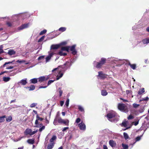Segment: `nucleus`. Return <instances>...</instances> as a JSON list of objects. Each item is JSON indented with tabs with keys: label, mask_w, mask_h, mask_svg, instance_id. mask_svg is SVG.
<instances>
[{
	"label": "nucleus",
	"mask_w": 149,
	"mask_h": 149,
	"mask_svg": "<svg viewBox=\"0 0 149 149\" xmlns=\"http://www.w3.org/2000/svg\"><path fill=\"white\" fill-rule=\"evenodd\" d=\"M130 66L131 68L132 69L134 70L136 68V65L135 64L130 65Z\"/></svg>",
	"instance_id": "nucleus-38"
},
{
	"label": "nucleus",
	"mask_w": 149,
	"mask_h": 149,
	"mask_svg": "<svg viewBox=\"0 0 149 149\" xmlns=\"http://www.w3.org/2000/svg\"><path fill=\"white\" fill-rule=\"evenodd\" d=\"M16 62H17L18 63H22L25 62V61H24V60L19 61V60H17L16 61Z\"/></svg>",
	"instance_id": "nucleus-49"
},
{
	"label": "nucleus",
	"mask_w": 149,
	"mask_h": 149,
	"mask_svg": "<svg viewBox=\"0 0 149 149\" xmlns=\"http://www.w3.org/2000/svg\"><path fill=\"white\" fill-rule=\"evenodd\" d=\"M55 143H51L48 145L47 147V149H52L54 146Z\"/></svg>",
	"instance_id": "nucleus-18"
},
{
	"label": "nucleus",
	"mask_w": 149,
	"mask_h": 149,
	"mask_svg": "<svg viewBox=\"0 0 149 149\" xmlns=\"http://www.w3.org/2000/svg\"><path fill=\"white\" fill-rule=\"evenodd\" d=\"M101 95L103 96H105L107 95L108 93L106 90H102L101 92Z\"/></svg>",
	"instance_id": "nucleus-26"
},
{
	"label": "nucleus",
	"mask_w": 149,
	"mask_h": 149,
	"mask_svg": "<svg viewBox=\"0 0 149 149\" xmlns=\"http://www.w3.org/2000/svg\"><path fill=\"white\" fill-rule=\"evenodd\" d=\"M36 119L35 120V124L36 125V127H39L38 125V120L40 121H42L43 119V118L40 117L37 114L36 116Z\"/></svg>",
	"instance_id": "nucleus-7"
},
{
	"label": "nucleus",
	"mask_w": 149,
	"mask_h": 149,
	"mask_svg": "<svg viewBox=\"0 0 149 149\" xmlns=\"http://www.w3.org/2000/svg\"><path fill=\"white\" fill-rule=\"evenodd\" d=\"M125 107V105L123 104H119L118 105V108L120 111H124Z\"/></svg>",
	"instance_id": "nucleus-10"
},
{
	"label": "nucleus",
	"mask_w": 149,
	"mask_h": 149,
	"mask_svg": "<svg viewBox=\"0 0 149 149\" xmlns=\"http://www.w3.org/2000/svg\"><path fill=\"white\" fill-rule=\"evenodd\" d=\"M13 62V61H11V62L9 61V62H6L5 64L7 65V64H9L10 63H11Z\"/></svg>",
	"instance_id": "nucleus-60"
},
{
	"label": "nucleus",
	"mask_w": 149,
	"mask_h": 149,
	"mask_svg": "<svg viewBox=\"0 0 149 149\" xmlns=\"http://www.w3.org/2000/svg\"><path fill=\"white\" fill-rule=\"evenodd\" d=\"M103 149H108V148H107V146L106 145H103Z\"/></svg>",
	"instance_id": "nucleus-61"
},
{
	"label": "nucleus",
	"mask_w": 149,
	"mask_h": 149,
	"mask_svg": "<svg viewBox=\"0 0 149 149\" xmlns=\"http://www.w3.org/2000/svg\"><path fill=\"white\" fill-rule=\"evenodd\" d=\"M69 102V100L68 99L66 101L65 104L67 107L68 106Z\"/></svg>",
	"instance_id": "nucleus-43"
},
{
	"label": "nucleus",
	"mask_w": 149,
	"mask_h": 149,
	"mask_svg": "<svg viewBox=\"0 0 149 149\" xmlns=\"http://www.w3.org/2000/svg\"><path fill=\"white\" fill-rule=\"evenodd\" d=\"M37 105V103H33L30 105V107L31 108L34 107Z\"/></svg>",
	"instance_id": "nucleus-36"
},
{
	"label": "nucleus",
	"mask_w": 149,
	"mask_h": 149,
	"mask_svg": "<svg viewBox=\"0 0 149 149\" xmlns=\"http://www.w3.org/2000/svg\"><path fill=\"white\" fill-rule=\"evenodd\" d=\"M122 147L124 149H128V146L127 145L124 144V143H122Z\"/></svg>",
	"instance_id": "nucleus-30"
},
{
	"label": "nucleus",
	"mask_w": 149,
	"mask_h": 149,
	"mask_svg": "<svg viewBox=\"0 0 149 149\" xmlns=\"http://www.w3.org/2000/svg\"><path fill=\"white\" fill-rule=\"evenodd\" d=\"M121 126L125 127H126L127 126V122L126 121L123 122L122 123Z\"/></svg>",
	"instance_id": "nucleus-32"
},
{
	"label": "nucleus",
	"mask_w": 149,
	"mask_h": 149,
	"mask_svg": "<svg viewBox=\"0 0 149 149\" xmlns=\"http://www.w3.org/2000/svg\"><path fill=\"white\" fill-rule=\"evenodd\" d=\"M66 43L65 42H63L61 43L60 44H59L60 45V47L61 46V45H64L66 44Z\"/></svg>",
	"instance_id": "nucleus-52"
},
{
	"label": "nucleus",
	"mask_w": 149,
	"mask_h": 149,
	"mask_svg": "<svg viewBox=\"0 0 149 149\" xmlns=\"http://www.w3.org/2000/svg\"><path fill=\"white\" fill-rule=\"evenodd\" d=\"M45 126H43L39 129V132H41L42 131L45 129Z\"/></svg>",
	"instance_id": "nucleus-42"
},
{
	"label": "nucleus",
	"mask_w": 149,
	"mask_h": 149,
	"mask_svg": "<svg viewBox=\"0 0 149 149\" xmlns=\"http://www.w3.org/2000/svg\"><path fill=\"white\" fill-rule=\"evenodd\" d=\"M56 136L55 135H53L52 137L50 139L49 141L51 143H54V141L56 140Z\"/></svg>",
	"instance_id": "nucleus-19"
},
{
	"label": "nucleus",
	"mask_w": 149,
	"mask_h": 149,
	"mask_svg": "<svg viewBox=\"0 0 149 149\" xmlns=\"http://www.w3.org/2000/svg\"><path fill=\"white\" fill-rule=\"evenodd\" d=\"M14 67L13 66H10L9 67H7L6 68V69H13L14 68Z\"/></svg>",
	"instance_id": "nucleus-55"
},
{
	"label": "nucleus",
	"mask_w": 149,
	"mask_h": 149,
	"mask_svg": "<svg viewBox=\"0 0 149 149\" xmlns=\"http://www.w3.org/2000/svg\"><path fill=\"white\" fill-rule=\"evenodd\" d=\"M123 136L125 139L127 140L129 138V136L127 133L124 132L123 133Z\"/></svg>",
	"instance_id": "nucleus-31"
},
{
	"label": "nucleus",
	"mask_w": 149,
	"mask_h": 149,
	"mask_svg": "<svg viewBox=\"0 0 149 149\" xmlns=\"http://www.w3.org/2000/svg\"><path fill=\"white\" fill-rule=\"evenodd\" d=\"M109 143V145L112 148L116 147L117 145L116 143L112 140H110Z\"/></svg>",
	"instance_id": "nucleus-12"
},
{
	"label": "nucleus",
	"mask_w": 149,
	"mask_h": 149,
	"mask_svg": "<svg viewBox=\"0 0 149 149\" xmlns=\"http://www.w3.org/2000/svg\"><path fill=\"white\" fill-rule=\"evenodd\" d=\"M26 89H29V91H32L35 89V87L34 85H32L29 87H26Z\"/></svg>",
	"instance_id": "nucleus-20"
},
{
	"label": "nucleus",
	"mask_w": 149,
	"mask_h": 149,
	"mask_svg": "<svg viewBox=\"0 0 149 149\" xmlns=\"http://www.w3.org/2000/svg\"><path fill=\"white\" fill-rule=\"evenodd\" d=\"M106 59L105 58H102L100 62H97L96 67L97 68H101L102 66L106 63Z\"/></svg>",
	"instance_id": "nucleus-4"
},
{
	"label": "nucleus",
	"mask_w": 149,
	"mask_h": 149,
	"mask_svg": "<svg viewBox=\"0 0 149 149\" xmlns=\"http://www.w3.org/2000/svg\"><path fill=\"white\" fill-rule=\"evenodd\" d=\"M78 126L79 129L81 130H85L86 129V126L85 124L82 122L79 124Z\"/></svg>",
	"instance_id": "nucleus-9"
},
{
	"label": "nucleus",
	"mask_w": 149,
	"mask_h": 149,
	"mask_svg": "<svg viewBox=\"0 0 149 149\" xmlns=\"http://www.w3.org/2000/svg\"><path fill=\"white\" fill-rule=\"evenodd\" d=\"M29 24H22L20 27L18 28V29L19 30H22L28 27L29 26Z\"/></svg>",
	"instance_id": "nucleus-11"
},
{
	"label": "nucleus",
	"mask_w": 149,
	"mask_h": 149,
	"mask_svg": "<svg viewBox=\"0 0 149 149\" xmlns=\"http://www.w3.org/2000/svg\"><path fill=\"white\" fill-rule=\"evenodd\" d=\"M134 118L133 116L132 115H130L129 116L127 117V119L128 120H130L132 119H133Z\"/></svg>",
	"instance_id": "nucleus-47"
},
{
	"label": "nucleus",
	"mask_w": 149,
	"mask_h": 149,
	"mask_svg": "<svg viewBox=\"0 0 149 149\" xmlns=\"http://www.w3.org/2000/svg\"><path fill=\"white\" fill-rule=\"evenodd\" d=\"M45 56H39V58H38V60L39 61H40V60L43 59L44 58Z\"/></svg>",
	"instance_id": "nucleus-53"
},
{
	"label": "nucleus",
	"mask_w": 149,
	"mask_h": 149,
	"mask_svg": "<svg viewBox=\"0 0 149 149\" xmlns=\"http://www.w3.org/2000/svg\"><path fill=\"white\" fill-rule=\"evenodd\" d=\"M70 63L69 62H67L64 65L62 66H59L58 68L53 69L52 70V72H54L55 71L57 70L60 68H61V69L60 71H65L67 68L70 67Z\"/></svg>",
	"instance_id": "nucleus-2"
},
{
	"label": "nucleus",
	"mask_w": 149,
	"mask_h": 149,
	"mask_svg": "<svg viewBox=\"0 0 149 149\" xmlns=\"http://www.w3.org/2000/svg\"><path fill=\"white\" fill-rule=\"evenodd\" d=\"M45 37V36H42L40 39H39L38 40V42H40L42 41L44 39Z\"/></svg>",
	"instance_id": "nucleus-39"
},
{
	"label": "nucleus",
	"mask_w": 149,
	"mask_h": 149,
	"mask_svg": "<svg viewBox=\"0 0 149 149\" xmlns=\"http://www.w3.org/2000/svg\"><path fill=\"white\" fill-rule=\"evenodd\" d=\"M78 109L79 111L81 112H84V108L81 106H79L78 107Z\"/></svg>",
	"instance_id": "nucleus-28"
},
{
	"label": "nucleus",
	"mask_w": 149,
	"mask_h": 149,
	"mask_svg": "<svg viewBox=\"0 0 149 149\" xmlns=\"http://www.w3.org/2000/svg\"><path fill=\"white\" fill-rule=\"evenodd\" d=\"M139 123V121H136V122H135V123H134V125L136 126V125H137Z\"/></svg>",
	"instance_id": "nucleus-63"
},
{
	"label": "nucleus",
	"mask_w": 149,
	"mask_h": 149,
	"mask_svg": "<svg viewBox=\"0 0 149 149\" xmlns=\"http://www.w3.org/2000/svg\"><path fill=\"white\" fill-rule=\"evenodd\" d=\"M47 87V86H40L39 87V88H45Z\"/></svg>",
	"instance_id": "nucleus-59"
},
{
	"label": "nucleus",
	"mask_w": 149,
	"mask_h": 149,
	"mask_svg": "<svg viewBox=\"0 0 149 149\" xmlns=\"http://www.w3.org/2000/svg\"><path fill=\"white\" fill-rule=\"evenodd\" d=\"M7 116H6V115H4L2 116H0V119L2 120V122H3L5 121V118H6V117H7Z\"/></svg>",
	"instance_id": "nucleus-33"
},
{
	"label": "nucleus",
	"mask_w": 149,
	"mask_h": 149,
	"mask_svg": "<svg viewBox=\"0 0 149 149\" xmlns=\"http://www.w3.org/2000/svg\"><path fill=\"white\" fill-rule=\"evenodd\" d=\"M27 83L26 80L25 79H22L19 82V83L23 85H25L27 84Z\"/></svg>",
	"instance_id": "nucleus-25"
},
{
	"label": "nucleus",
	"mask_w": 149,
	"mask_h": 149,
	"mask_svg": "<svg viewBox=\"0 0 149 149\" xmlns=\"http://www.w3.org/2000/svg\"><path fill=\"white\" fill-rule=\"evenodd\" d=\"M64 101H60V105L61 106H62L63 105L64 103Z\"/></svg>",
	"instance_id": "nucleus-54"
},
{
	"label": "nucleus",
	"mask_w": 149,
	"mask_h": 149,
	"mask_svg": "<svg viewBox=\"0 0 149 149\" xmlns=\"http://www.w3.org/2000/svg\"><path fill=\"white\" fill-rule=\"evenodd\" d=\"M47 32V30L46 29H44L43 31H41L40 33V35H42L45 33Z\"/></svg>",
	"instance_id": "nucleus-35"
},
{
	"label": "nucleus",
	"mask_w": 149,
	"mask_h": 149,
	"mask_svg": "<svg viewBox=\"0 0 149 149\" xmlns=\"http://www.w3.org/2000/svg\"><path fill=\"white\" fill-rule=\"evenodd\" d=\"M49 78V76H43L39 77L38 79V81L40 83H41L44 81H46Z\"/></svg>",
	"instance_id": "nucleus-6"
},
{
	"label": "nucleus",
	"mask_w": 149,
	"mask_h": 149,
	"mask_svg": "<svg viewBox=\"0 0 149 149\" xmlns=\"http://www.w3.org/2000/svg\"><path fill=\"white\" fill-rule=\"evenodd\" d=\"M10 78L9 77H4L3 78V81L5 82H7L9 81L10 80Z\"/></svg>",
	"instance_id": "nucleus-27"
},
{
	"label": "nucleus",
	"mask_w": 149,
	"mask_h": 149,
	"mask_svg": "<svg viewBox=\"0 0 149 149\" xmlns=\"http://www.w3.org/2000/svg\"><path fill=\"white\" fill-rule=\"evenodd\" d=\"M54 81V80H49L48 81L47 83V86H49L52 83H53Z\"/></svg>",
	"instance_id": "nucleus-40"
},
{
	"label": "nucleus",
	"mask_w": 149,
	"mask_h": 149,
	"mask_svg": "<svg viewBox=\"0 0 149 149\" xmlns=\"http://www.w3.org/2000/svg\"><path fill=\"white\" fill-rule=\"evenodd\" d=\"M142 42L143 44H148L149 43V38L143 39L142 40Z\"/></svg>",
	"instance_id": "nucleus-17"
},
{
	"label": "nucleus",
	"mask_w": 149,
	"mask_h": 149,
	"mask_svg": "<svg viewBox=\"0 0 149 149\" xmlns=\"http://www.w3.org/2000/svg\"><path fill=\"white\" fill-rule=\"evenodd\" d=\"M15 52L13 50L10 49L8 52V54L9 55H11L15 54Z\"/></svg>",
	"instance_id": "nucleus-24"
},
{
	"label": "nucleus",
	"mask_w": 149,
	"mask_h": 149,
	"mask_svg": "<svg viewBox=\"0 0 149 149\" xmlns=\"http://www.w3.org/2000/svg\"><path fill=\"white\" fill-rule=\"evenodd\" d=\"M38 131V130H37L36 131H33V132H32V131L31 130V136L33 135V134H35V133H37Z\"/></svg>",
	"instance_id": "nucleus-48"
},
{
	"label": "nucleus",
	"mask_w": 149,
	"mask_h": 149,
	"mask_svg": "<svg viewBox=\"0 0 149 149\" xmlns=\"http://www.w3.org/2000/svg\"><path fill=\"white\" fill-rule=\"evenodd\" d=\"M12 120V117L11 116H9L6 117V120L7 122H9Z\"/></svg>",
	"instance_id": "nucleus-23"
},
{
	"label": "nucleus",
	"mask_w": 149,
	"mask_h": 149,
	"mask_svg": "<svg viewBox=\"0 0 149 149\" xmlns=\"http://www.w3.org/2000/svg\"><path fill=\"white\" fill-rule=\"evenodd\" d=\"M31 130L30 129H27L25 131L24 133L25 135H29L31 136Z\"/></svg>",
	"instance_id": "nucleus-14"
},
{
	"label": "nucleus",
	"mask_w": 149,
	"mask_h": 149,
	"mask_svg": "<svg viewBox=\"0 0 149 149\" xmlns=\"http://www.w3.org/2000/svg\"><path fill=\"white\" fill-rule=\"evenodd\" d=\"M120 100H122L124 102H128V100H125V99H124L122 98H120Z\"/></svg>",
	"instance_id": "nucleus-56"
},
{
	"label": "nucleus",
	"mask_w": 149,
	"mask_h": 149,
	"mask_svg": "<svg viewBox=\"0 0 149 149\" xmlns=\"http://www.w3.org/2000/svg\"><path fill=\"white\" fill-rule=\"evenodd\" d=\"M99 74L98 76L101 78V79H104L106 77V75L105 74H103L102 72H98Z\"/></svg>",
	"instance_id": "nucleus-15"
},
{
	"label": "nucleus",
	"mask_w": 149,
	"mask_h": 149,
	"mask_svg": "<svg viewBox=\"0 0 149 149\" xmlns=\"http://www.w3.org/2000/svg\"><path fill=\"white\" fill-rule=\"evenodd\" d=\"M63 74L62 73H61L60 74L59 76H58V75L56 77V80H58L59 79L61 78L63 76Z\"/></svg>",
	"instance_id": "nucleus-37"
},
{
	"label": "nucleus",
	"mask_w": 149,
	"mask_h": 149,
	"mask_svg": "<svg viewBox=\"0 0 149 149\" xmlns=\"http://www.w3.org/2000/svg\"><path fill=\"white\" fill-rule=\"evenodd\" d=\"M115 115L113 113H109L107 115V117L109 119H111L115 116Z\"/></svg>",
	"instance_id": "nucleus-13"
},
{
	"label": "nucleus",
	"mask_w": 149,
	"mask_h": 149,
	"mask_svg": "<svg viewBox=\"0 0 149 149\" xmlns=\"http://www.w3.org/2000/svg\"><path fill=\"white\" fill-rule=\"evenodd\" d=\"M69 128L68 127H64L63 129L62 130V131L63 132H64L66 130L68 129Z\"/></svg>",
	"instance_id": "nucleus-57"
},
{
	"label": "nucleus",
	"mask_w": 149,
	"mask_h": 149,
	"mask_svg": "<svg viewBox=\"0 0 149 149\" xmlns=\"http://www.w3.org/2000/svg\"><path fill=\"white\" fill-rule=\"evenodd\" d=\"M145 92V91L144 90V88H142L139 90L138 92V94L139 95H140L144 93Z\"/></svg>",
	"instance_id": "nucleus-21"
},
{
	"label": "nucleus",
	"mask_w": 149,
	"mask_h": 149,
	"mask_svg": "<svg viewBox=\"0 0 149 149\" xmlns=\"http://www.w3.org/2000/svg\"><path fill=\"white\" fill-rule=\"evenodd\" d=\"M27 142L29 144H33L34 143V142H35L34 139H29L27 141Z\"/></svg>",
	"instance_id": "nucleus-22"
},
{
	"label": "nucleus",
	"mask_w": 149,
	"mask_h": 149,
	"mask_svg": "<svg viewBox=\"0 0 149 149\" xmlns=\"http://www.w3.org/2000/svg\"><path fill=\"white\" fill-rule=\"evenodd\" d=\"M3 45H2L0 46V54L1 53L3 52L4 51L3 49Z\"/></svg>",
	"instance_id": "nucleus-34"
},
{
	"label": "nucleus",
	"mask_w": 149,
	"mask_h": 149,
	"mask_svg": "<svg viewBox=\"0 0 149 149\" xmlns=\"http://www.w3.org/2000/svg\"><path fill=\"white\" fill-rule=\"evenodd\" d=\"M141 139V136H138L135 139L136 141H139Z\"/></svg>",
	"instance_id": "nucleus-45"
},
{
	"label": "nucleus",
	"mask_w": 149,
	"mask_h": 149,
	"mask_svg": "<svg viewBox=\"0 0 149 149\" xmlns=\"http://www.w3.org/2000/svg\"><path fill=\"white\" fill-rule=\"evenodd\" d=\"M149 99V98L148 97H147L145 98H144L143 99V100L144 101H148Z\"/></svg>",
	"instance_id": "nucleus-58"
},
{
	"label": "nucleus",
	"mask_w": 149,
	"mask_h": 149,
	"mask_svg": "<svg viewBox=\"0 0 149 149\" xmlns=\"http://www.w3.org/2000/svg\"><path fill=\"white\" fill-rule=\"evenodd\" d=\"M16 99H15L14 100H12L11 101L10 103H11L13 102H16Z\"/></svg>",
	"instance_id": "nucleus-62"
},
{
	"label": "nucleus",
	"mask_w": 149,
	"mask_h": 149,
	"mask_svg": "<svg viewBox=\"0 0 149 149\" xmlns=\"http://www.w3.org/2000/svg\"><path fill=\"white\" fill-rule=\"evenodd\" d=\"M51 57L52 56H47V57H46V62H48L49 61V60L50 59Z\"/></svg>",
	"instance_id": "nucleus-44"
},
{
	"label": "nucleus",
	"mask_w": 149,
	"mask_h": 149,
	"mask_svg": "<svg viewBox=\"0 0 149 149\" xmlns=\"http://www.w3.org/2000/svg\"><path fill=\"white\" fill-rule=\"evenodd\" d=\"M146 30L148 32H149V27H147L146 28Z\"/></svg>",
	"instance_id": "nucleus-64"
},
{
	"label": "nucleus",
	"mask_w": 149,
	"mask_h": 149,
	"mask_svg": "<svg viewBox=\"0 0 149 149\" xmlns=\"http://www.w3.org/2000/svg\"><path fill=\"white\" fill-rule=\"evenodd\" d=\"M81 119L80 118H77L75 121V122L77 123H79L81 121Z\"/></svg>",
	"instance_id": "nucleus-46"
},
{
	"label": "nucleus",
	"mask_w": 149,
	"mask_h": 149,
	"mask_svg": "<svg viewBox=\"0 0 149 149\" xmlns=\"http://www.w3.org/2000/svg\"><path fill=\"white\" fill-rule=\"evenodd\" d=\"M60 47V45L59 44L52 45L51 46V49L54 50V51L53 52H51L50 53L52 52H55V51H56L55 50L58 49Z\"/></svg>",
	"instance_id": "nucleus-8"
},
{
	"label": "nucleus",
	"mask_w": 149,
	"mask_h": 149,
	"mask_svg": "<svg viewBox=\"0 0 149 149\" xmlns=\"http://www.w3.org/2000/svg\"><path fill=\"white\" fill-rule=\"evenodd\" d=\"M76 47L75 45H73L71 46H69V53H70L73 55H76L77 53Z\"/></svg>",
	"instance_id": "nucleus-3"
},
{
	"label": "nucleus",
	"mask_w": 149,
	"mask_h": 149,
	"mask_svg": "<svg viewBox=\"0 0 149 149\" xmlns=\"http://www.w3.org/2000/svg\"><path fill=\"white\" fill-rule=\"evenodd\" d=\"M66 30V28L65 27H61L58 29V30L59 31H61L62 32L65 31Z\"/></svg>",
	"instance_id": "nucleus-29"
},
{
	"label": "nucleus",
	"mask_w": 149,
	"mask_h": 149,
	"mask_svg": "<svg viewBox=\"0 0 149 149\" xmlns=\"http://www.w3.org/2000/svg\"><path fill=\"white\" fill-rule=\"evenodd\" d=\"M6 24L9 27H11L12 26V24L9 22H7Z\"/></svg>",
	"instance_id": "nucleus-50"
},
{
	"label": "nucleus",
	"mask_w": 149,
	"mask_h": 149,
	"mask_svg": "<svg viewBox=\"0 0 149 149\" xmlns=\"http://www.w3.org/2000/svg\"><path fill=\"white\" fill-rule=\"evenodd\" d=\"M63 91L61 90L59 91V97H61L63 94Z\"/></svg>",
	"instance_id": "nucleus-51"
},
{
	"label": "nucleus",
	"mask_w": 149,
	"mask_h": 149,
	"mask_svg": "<svg viewBox=\"0 0 149 149\" xmlns=\"http://www.w3.org/2000/svg\"><path fill=\"white\" fill-rule=\"evenodd\" d=\"M69 46L62 47H61V50L58 52L55 51V52H52L50 53L48 56H52L54 54L59 55L61 56H65L67 55V54L64 52H67L69 53Z\"/></svg>",
	"instance_id": "nucleus-1"
},
{
	"label": "nucleus",
	"mask_w": 149,
	"mask_h": 149,
	"mask_svg": "<svg viewBox=\"0 0 149 149\" xmlns=\"http://www.w3.org/2000/svg\"><path fill=\"white\" fill-rule=\"evenodd\" d=\"M58 122L60 124H63L66 125H68L69 121L68 120L66 119L65 120L62 119L61 117H59L58 118Z\"/></svg>",
	"instance_id": "nucleus-5"
},
{
	"label": "nucleus",
	"mask_w": 149,
	"mask_h": 149,
	"mask_svg": "<svg viewBox=\"0 0 149 149\" xmlns=\"http://www.w3.org/2000/svg\"><path fill=\"white\" fill-rule=\"evenodd\" d=\"M30 81L31 83L35 84L38 82V79L36 78H33L31 79Z\"/></svg>",
	"instance_id": "nucleus-16"
},
{
	"label": "nucleus",
	"mask_w": 149,
	"mask_h": 149,
	"mask_svg": "<svg viewBox=\"0 0 149 149\" xmlns=\"http://www.w3.org/2000/svg\"><path fill=\"white\" fill-rule=\"evenodd\" d=\"M139 106V104H137L136 103H134L133 104V106L134 108H136Z\"/></svg>",
	"instance_id": "nucleus-41"
}]
</instances>
